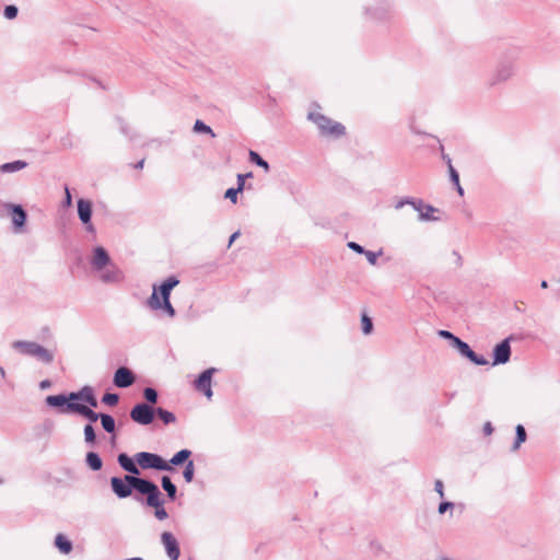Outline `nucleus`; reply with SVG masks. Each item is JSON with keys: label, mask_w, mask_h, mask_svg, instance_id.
<instances>
[{"label": "nucleus", "mask_w": 560, "mask_h": 560, "mask_svg": "<svg viewBox=\"0 0 560 560\" xmlns=\"http://www.w3.org/2000/svg\"><path fill=\"white\" fill-rule=\"evenodd\" d=\"M307 118L317 126L322 137L338 139L346 132L343 125L331 120L318 112H310Z\"/></svg>", "instance_id": "obj_1"}, {"label": "nucleus", "mask_w": 560, "mask_h": 560, "mask_svg": "<svg viewBox=\"0 0 560 560\" xmlns=\"http://www.w3.org/2000/svg\"><path fill=\"white\" fill-rule=\"evenodd\" d=\"M12 348L22 354L34 357L43 363L49 364L54 361L52 352L34 341L18 340L12 343Z\"/></svg>", "instance_id": "obj_2"}, {"label": "nucleus", "mask_w": 560, "mask_h": 560, "mask_svg": "<svg viewBox=\"0 0 560 560\" xmlns=\"http://www.w3.org/2000/svg\"><path fill=\"white\" fill-rule=\"evenodd\" d=\"M135 458L142 469H156L163 471H171L173 469L167 462L154 453L140 452L136 454Z\"/></svg>", "instance_id": "obj_3"}, {"label": "nucleus", "mask_w": 560, "mask_h": 560, "mask_svg": "<svg viewBox=\"0 0 560 560\" xmlns=\"http://www.w3.org/2000/svg\"><path fill=\"white\" fill-rule=\"evenodd\" d=\"M136 480H142V478L131 475H126L124 478L112 477V490L119 499H125L132 493V489L138 491L137 482H135Z\"/></svg>", "instance_id": "obj_4"}, {"label": "nucleus", "mask_w": 560, "mask_h": 560, "mask_svg": "<svg viewBox=\"0 0 560 560\" xmlns=\"http://www.w3.org/2000/svg\"><path fill=\"white\" fill-rule=\"evenodd\" d=\"M104 284L119 285L125 281V272L112 260L108 266L94 271Z\"/></svg>", "instance_id": "obj_5"}, {"label": "nucleus", "mask_w": 560, "mask_h": 560, "mask_svg": "<svg viewBox=\"0 0 560 560\" xmlns=\"http://www.w3.org/2000/svg\"><path fill=\"white\" fill-rule=\"evenodd\" d=\"M138 486V492L147 495V504L151 508H160L163 505L161 500V492L155 483L150 480L142 479L136 480Z\"/></svg>", "instance_id": "obj_6"}, {"label": "nucleus", "mask_w": 560, "mask_h": 560, "mask_svg": "<svg viewBox=\"0 0 560 560\" xmlns=\"http://www.w3.org/2000/svg\"><path fill=\"white\" fill-rule=\"evenodd\" d=\"M515 73V63L512 59H502L499 61L494 72L489 79V85L494 86L499 83L510 80Z\"/></svg>", "instance_id": "obj_7"}, {"label": "nucleus", "mask_w": 560, "mask_h": 560, "mask_svg": "<svg viewBox=\"0 0 560 560\" xmlns=\"http://www.w3.org/2000/svg\"><path fill=\"white\" fill-rule=\"evenodd\" d=\"M154 416L155 408L144 402L137 404L130 411L131 420L141 425L151 424Z\"/></svg>", "instance_id": "obj_8"}, {"label": "nucleus", "mask_w": 560, "mask_h": 560, "mask_svg": "<svg viewBox=\"0 0 560 560\" xmlns=\"http://www.w3.org/2000/svg\"><path fill=\"white\" fill-rule=\"evenodd\" d=\"M215 372H217L215 368H209V369L205 370L198 376V378L195 381V388L198 392L203 393V395L208 399H211V397L213 396V392H212V387H211V381H212V376H213V374Z\"/></svg>", "instance_id": "obj_9"}, {"label": "nucleus", "mask_w": 560, "mask_h": 560, "mask_svg": "<svg viewBox=\"0 0 560 560\" xmlns=\"http://www.w3.org/2000/svg\"><path fill=\"white\" fill-rule=\"evenodd\" d=\"M4 208L11 215L13 229L15 232H21L25 225L27 214L21 205L5 203Z\"/></svg>", "instance_id": "obj_10"}, {"label": "nucleus", "mask_w": 560, "mask_h": 560, "mask_svg": "<svg viewBox=\"0 0 560 560\" xmlns=\"http://www.w3.org/2000/svg\"><path fill=\"white\" fill-rule=\"evenodd\" d=\"M453 348L456 349L460 353V355L467 358L469 361L477 365H487L489 363L485 357L478 355L470 349L467 342L463 341L459 338L457 339V341H455Z\"/></svg>", "instance_id": "obj_11"}, {"label": "nucleus", "mask_w": 560, "mask_h": 560, "mask_svg": "<svg viewBox=\"0 0 560 560\" xmlns=\"http://www.w3.org/2000/svg\"><path fill=\"white\" fill-rule=\"evenodd\" d=\"M161 542L170 560H178L180 556L179 545L176 537L170 532L161 534Z\"/></svg>", "instance_id": "obj_12"}, {"label": "nucleus", "mask_w": 560, "mask_h": 560, "mask_svg": "<svg viewBox=\"0 0 560 560\" xmlns=\"http://www.w3.org/2000/svg\"><path fill=\"white\" fill-rule=\"evenodd\" d=\"M110 261H112V258L104 247L96 246L92 249V254L90 257V265H91L93 272L96 270H101L103 267L108 266V264Z\"/></svg>", "instance_id": "obj_13"}, {"label": "nucleus", "mask_w": 560, "mask_h": 560, "mask_svg": "<svg viewBox=\"0 0 560 560\" xmlns=\"http://www.w3.org/2000/svg\"><path fill=\"white\" fill-rule=\"evenodd\" d=\"M511 346L510 339L506 338L493 348L492 365L505 364L510 361Z\"/></svg>", "instance_id": "obj_14"}, {"label": "nucleus", "mask_w": 560, "mask_h": 560, "mask_svg": "<svg viewBox=\"0 0 560 560\" xmlns=\"http://www.w3.org/2000/svg\"><path fill=\"white\" fill-rule=\"evenodd\" d=\"M78 214L83 224L86 225V230L91 233L95 232L93 224L91 223L92 217V203L86 199L78 200Z\"/></svg>", "instance_id": "obj_15"}, {"label": "nucleus", "mask_w": 560, "mask_h": 560, "mask_svg": "<svg viewBox=\"0 0 560 560\" xmlns=\"http://www.w3.org/2000/svg\"><path fill=\"white\" fill-rule=\"evenodd\" d=\"M67 410L69 412L78 413L84 418H86L90 422H95L101 418L102 413L95 412L92 408L86 405L79 402H68Z\"/></svg>", "instance_id": "obj_16"}, {"label": "nucleus", "mask_w": 560, "mask_h": 560, "mask_svg": "<svg viewBox=\"0 0 560 560\" xmlns=\"http://www.w3.org/2000/svg\"><path fill=\"white\" fill-rule=\"evenodd\" d=\"M148 305L152 310H163L170 317H174L176 314L170 301L161 302V299L158 295L156 285H153V292L148 300Z\"/></svg>", "instance_id": "obj_17"}, {"label": "nucleus", "mask_w": 560, "mask_h": 560, "mask_svg": "<svg viewBox=\"0 0 560 560\" xmlns=\"http://www.w3.org/2000/svg\"><path fill=\"white\" fill-rule=\"evenodd\" d=\"M135 383L133 373L125 366L116 370L114 375V384L120 388H127Z\"/></svg>", "instance_id": "obj_18"}, {"label": "nucleus", "mask_w": 560, "mask_h": 560, "mask_svg": "<svg viewBox=\"0 0 560 560\" xmlns=\"http://www.w3.org/2000/svg\"><path fill=\"white\" fill-rule=\"evenodd\" d=\"M413 209L419 213L420 221H436L438 218L433 215L436 209L433 206L425 205L421 199H418Z\"/></svg>", "instance_id": "obj_19"}, {"label": "nucleus", "mask_w": 560, "mask_h": 560, "mask_svg": "<svg viewBox=\"0 0 560 560\" xmlns=\"http://www.w3.org/2000/svg\"><path fill=\"white\" fill-rule=\"evenodd\" d=\"M179 283V280L172 276V277H168L159 288L156 287V290H158V295L160 294L161 295V302H165V301H170V296H171V291Z\"/></svg>", "instance_id": "obj_20"}, {"label": "nucleus", "mask_w": 560, "mask_h": 560, "mask_svg": "<svg viewBox=\"0 0 560 560\" xmlns=\"http://www.w3.org/2000/svg\"><path fill=\"white\" fill-rule=\"evenodd\" d=\"M118 463L121 466V468L125 469L126 471H128L129 474H132V475L140 474L137 464L127 454H125V453L119 454Z\"/></svg>", "instance_id": "obj_21"}, {"label": "nucleus", "mask_w": 560, "mask_h": 560, "mask_svg": "<svg viewBox=\"0 0 560 560\" xmlns=\"http://www.w3.org/2000/svg\"><path fill=\"white\" fill-rule=\"evenodd\" d=\"M55 546L63 555L70 553L73 548L72 542L62 534H58L55 537Z\"/></svg>", "instance_id": "obj_22"}, {"label": "nucleus", "mask_w": 560, "mask_h": 560, "mask_svg": "<svg viewBox=\"0 0 560 560\" xmlns=\"http://www.w3.org/2000/svg\"><path fill=\"white\" fill-rule=\"evenodd\" d=\"M26 166L27 163L25 161L16 160L0 165V173H15L24 170Z\"/></svg>", "instance_id": "obj_23"}, {"label": "nucleus", "mask_w": 560, "mask_h": 560, "mask_svg": "<svg viewBox=\"0 0 560 560\" xmlns=\"http://www.w3.org/2000/svg\"><path fill=\"white\" fill-rule=\"evenodd\" d=\"M68 400L69 398H67L66 395H50V396H47L45 401L48 406L50 407H65V410L63 411H67V404H68Z\"/></svg>", "instance_id": "obj_24"}, {"label": "nucleus", "mask_w": 560, "mask_h": 560, "mask_svg": "<svg viewBox=\"0 0 560 560\" xmlns=\"http://www.w3.org/2000/svg\"><path fill=\"white\" fill-rule=\"evenodd\" d=\"M191 451L184 448L177 452L173 455V457L170 459L168 464L172 466H178L180 464H184L187 462V459L190 457Z\"/></svg>", "instance_id": "obj_25"}, {"label": "nucleus", "mask_w": 560, "mask_h": 560, "mask_svg": "<svg viewBox=\"0 0 560 560\" xmlns=\"http://www.w3.org/2000/svg\"><path fill=\"white\" fill-rule=\"evenodd\" d=\"M86 465L94 471L100 470L103 466L102 458L97 453L89 452L85 457Z\"/></svg>", "instance_id": "obj_26"}, {"label": "nucleus", "mask_w": 560, "mask_h": 560, "mask_svg": "<svg viewBox=\"0 0 560 560\" xmlns=\"http://www.w3.org/2000/svg\"><path fill=\"white\" fill-rule=\"evenodd\" d=\"M155 415L162 420L164 424H171L176 421V417L173 412L161 407L155 408Z\"/></svg>", "instance_id": "obj_27"}, {"label": "nucleus", "mask_w": 560, "mask_h": 560, "mask_svg": "<svg viewBox=\"0 0 560 560\" xmlns=\"http://www.w3.org/2000/svg\"><path fill=\"white\" fill-rule=\"evenodd\" d=\"M516 438L512 446V451H517L522 443L526 441L527 434L525 428L522 424H517L515 428Z\"/></svg>", "instance_id": "obj_28"}, {"label": "nucleus", "mask_w": 560, "mask_h": 560, "mask_svg": "<svg viewBox=\"0 0 560 560\" xmlns=\"http://www.w3.org/2000/svg\"><path fill=\"white\" fill-rule=\"evenodd\" d=\"M162 488L165 490L170 499H175L176 497V486L172 482L171 478L167 476L162 477Z\"/></svg>", "instance_id": "obj_29"}, {"label": "nucleus", "mask_w": 560, "mask_h": 560, "mask_svg": "<svg viewBox=\"0 0 560 560\" xmlns=\"http://www.w3.org/2000/svg\"><path fill=\"white\" fill-rule=\"evenodd\" d=\"M100 420L106 432L113 433L115 431V420L110 415L102 413Z\"/></svg>", "instance_id": "obj_30"}, {"label": "nucleus", "mask_w": 560, "mask_h": 560, "mask_svg": "<svg viewBox=\"0 0 560 560\" xmlns=\"http://www.w3.org/2000/svg\"><path fill=\"white\" fill-rule=\"evenodd\" d=\"M249 161L258 165L259 167H262L265 172L269 171V164L267 161H265L257 152L249 151Z\"/></svg>", "instance_id": "obj_31"}, {"label": "nucleus", "mask_w": 560, "mask_h": 560, "mask_svg": "<svg viewBox=\"0 0 560 560\" xmlns=\"http://www.w3.org/2000/svg\"><path fill=\"white\" fill-rule=\"evenodd\" d=\"M84 441L88 445H94L96 441V435L94 428L91 423L84 427Z\"/></svg>", "instance_id": "obj_32"}, {"label": "nucleus", "mask_w": 560, "mask_h": 560, "mask_svg": "<svg viewBox=\"0 0 560 560\" xmlns=\"http://www.w3.org/2000/svg\"><path fill=\"white\" fill-rule=\"evenodd\" d=\"M195 475V464L192 460H188L185 465L183 477L186 482H191Z\"/></svg>", "instance_id": "obj_33"}, {"label": "nucleus", "mask_w": 560, "mask_h": 560, "mask_svg": "<svg viewBox=\"0 0 560 560\" xmlns=\"http://www.w3.org/2000/svg\"><path fill=\"white\" fill-rule=\"evenodd\" d=\"M371 14H372V19L376 20V21H386L388 20V12L386 11L385 8L383 7H377V8H374L372 11H371Z\"/></svg>", "instance_id": "obj_34"}, {"label": "nucleus", "mask_w": 560, "mask_h": 560, "mask_svg": "<svg viewBox=\"0 0 560 560\" xmlns=\"http://www.w3.org/2000/svg\"><path fill=\"white\" fill-rule=\"evenodd\" d=\"M194 130L196 132H202V133H208L210 135L211 137H215V133L213 132V130L211 129L210 126L206 125L203 121L201 120H196L195 125H194Z\"/></svg>", "instance_id": "obj_35"}, {"label": "nucleus", "mask_w": 560, "mask_h": 560, "mask_svg": "<svg viewBox=\"0 0 560 560\" xmlns=\"http://www.w3.org/2000/svg\"><path fill=\"white\" fill-rule=\"evenodd\" d=\"M242 190H243V184L238 183V186L236 188H229L225 191L224 197L226 199H230L233 203H236V201H237V194L241 192Z\"/></svg>", "instance_id": "obj_36"}, {"label": "nucleus", "mask_w": 560, "mask_h": 560, "mask_svg": "<svg viewBox=\"0 0 560 560\" xmlns=\"http://www.w3.org/2000/svg\"><path fill=\"white\" fill-rule=\"evenodd\" d=\"M361 327L364 335H370L373 330L372 319L366 314L361 317Z\"/></svg>", "instance_id": "obj_37"}, {"label": "nucleus", "mask_w": 560, "mask_h": 560, "mask_svg": "<svg viewBox=\"0 0 560 560\" xmlns=\"http://www.w3.org/2000/svg\"><path fill=\"white\" fill-rule=\"evenodd\" d=\"M143 396L150 404H155L158 401V392L152 387H145L143 390Z\"/></svg>", "instance_id": "obj_38"}, {"label": "nucleus", "mask_w": 560, "mask_h": 560, "mask_svg": "<svg viewBox=\"0 0 560 560\" xmlns=\"http://www.w3.org/2000/svg\"><path fill=\"white\" fill-rule=\"evenodd\" d=\"M383 254V250H378V252H372V250H366L365 249V253H363V255L365 256L366 260L372 265V266H375L377 264V258Z\"/></svg>", "instance_id": "obj_39"}, {"label": "nucleus", "mask_w": 560, "mask_h": 560, "mask_svg": "<svg viewBox=\"0 0 560 560\" xmlns=\"http://www.w3.org/2000/svg\"><path fill=\"white\" fill-rule=\"evenodd\" d=\"M119 396L117 394L107 393L103 396L102 401L108 406L117 405Z\"/></svg>", "instance_id": "obj_40"}, {"label": "nucleus", "mask_w": 560, "mask_h": 560, "mask_svg": "<svg viewBox=\"0 0 560 560\" xmlns=\"http://www.w3.org/2000/svg\"><path fill=\"white\" fill-rule=\"evenodd\" d=\"M418 199L416 198H410V197H407V198H404V199H400L399 201L396 202L395 205V209L396 210H399L401 209L404 206L406 205H409L411 206L412 208L415 207L416 202H417Z\"/></svg>", "instance_id": "obj_41"}, {"label": "nucleus", "mask_w": 560, "mask_h": 560, "mask_svg": "<svg viewBox=\"0 0 560 560\" xmlns=\"http://www.w3.org/2000/svg\"><path fill=\"white\" fill-rule=\"evenodd\" d=\"M18 8L15 5H7L4 8V16L8 19V20H12V19H15L16 15H18Z\"/></svg>", "instance_id": "obj_42"}, {"label": "nucleus", "mask_w": 560, "mask_h": 560, "mask_svg": "<svg viewBox=\"0 0 560 560\" xmlns=\"http://www.w3.org/2000/svg\"><path fill=\"white\" fill-rule=\"evenodd\" d=\"M439 336L444 338V339L450 340L452 347L455 343V341H457V339H458L457 336H455L454 334H452L448 330H439Z\"/></svg>", "instance_id": "obj_43"}, {"label": "nucleus", "mask_w": 560, "mask_h": 560, "mask_svg": "<svg viewBox=\"0 0 560 560\" xmlns=\"http://www.w3.org/2000/svg\"><path fill=\"white\" fill-rule=\"evenodd\" d=\"M451 260L455 267H462L463 265V258L457 250H453L451 254Z\"/></svg>", "instance_id": "obj_44"}, {"label": "nucleus", "mask_w": 560, "mask_h": 560, "mask_svg": "<svg viewBox=\"0 0 560 560\" xmlns=\"http://www.w3.org/2000/svg\"><path fill=\"white\" fill-rule=\"evenodd\" d=\"M455 506V504L453 502H441L439 508H438V512L439 514H444L445 512H447L448 510H453Z\"/></svg>", "instance_id": "obj_45"}, {"label": "nucleus", "mask_w": 560, "mask_h": 560, "mask_svg": "<svg viewBox=\"0 0 560 560\" xmlns=\"http://www.w3.org/2000/svg\"><path fill=\"white\" fill-rule=\"evenodd\" d=\"M81 400L85 401L88 397L92 396L94 394L93 388L90 386H84L80 390Z\"/></svg>", "instance_id": "obj_46"}, {"label": "nucleus", "mask_w": 560, "mask_h": 560, "mask_svg": "<svg viewBox=\"0 0 560 560\" xmlns=\"http://www.w3.org/2000/svg\"><path fill=\"white\" fill-rule=\"evenodd\" d=\"M434 490L440 498H444V483L442 480L436 479L434 482Z\"/></svg>", "instance_id": "obj_47"}, {"label": "nucleus", "mask_w": 560, "mask_h": 560, "mask_svg": "<svg viewBox=\"0 0 560 560\" xmlns=\"http://www.w3.org/2000/svg\"><path fill=\"white\" fill-rule=\"evenodd\" d=\"M154 509H155L154 515L158 520L162 521V520L167 518L168 514L162 505L160 508H154Z\"/></svg>", "instance_id": "obj_48"}, {"label": "nucleus", "mask_w": 560, "mask_h": 560, "mask_svg": "<svg viewBox=\"0 0 560 560\" xmlns=\"http://www.w3.org/2000/svg\"><path fill=\"white\" fill-rule=\"evenodd\" d=\"M347 246L352 249L353 252L358 253V254H363L365 253V249L358 243L355 242H349L347 244Z\"/></svg>", "instance_id": "obj_49"}, {"label": "nucleus", "mask_w": 560, "mask_h": 560, "mask_svg": "<svg viewBox=\"0 0 560 560\" xmlns=\"http://www.w3.org/2000/svg\"><path fill=\"white\" fill-rule=\"evenodd\" d=\"M450 175H451V180L455 184V185H458L459 183V175L458 173L456 172V170L450 164Z\"/></svg>", "instance_id": "obj_50"}, {"label": "nucleus", "mask_w": 560, "mask_h": 560, "mask_svg": "<svg viewBox=\"0 0 560 560\" xmlns=\"http://www.w3.org/2000/svg\"><path fill=\"white\" fill-rule=\"evenodd\" d=\"M67 398H69L68 402H77L81 400L80 392L70 393Z\"/></svg>", "instance_id": "obj_51"}, {"label": "nucleus", "mask_w": 560, "mask_h": 560, "mask_svg": "<svg viewBox=\"0 0 560 560\" xmlns=\"http://www.w3.org/2000/svg\"><path fill=\"white\" fill-rule=\"evenodd\" d=\"M85 402L89 405L90 408H96L98 406L97 399L94 394L88 397V399H85Z\"/></svg>", "instance_id": "obj_52"}, {"label": "nucleus", "mask_w": 560, "mask_h": 560, "mask_svg": "<svg viewBox=\"0 0 560 560\" xmlns=\"http://www.w3.org/2000/svg\"><path fill=\"white\" fill-rule=\"evenodd\" d=\"M492 432H493V427H492L491 422H489V421L486 422L483 424V433H485V435H491Z\"/></svg>", "instance_id": "obj_53"}, {"label": "nucleus", "mask_w": 560, "mask_h": 560, "mask_svg": "<svg viewBox=\"0 0 560 560\" xmlns=\"http://www.w3.org/2000/svg\"><path fill=\"white\" fill-rule=\"evenodd\" d=\"M249 176H252V174H250V173H248V174H246V175L238 174V175H237V184H238V183H242V184L244 185V183H245V177H249Z\"/></svg>", "instance_id": "obj_54"}, {"label": "nucleus", "mask_w": 560, "mask_h": 560, "mask_svg": "<svg viewBox=\"0 0 560 560\" xmlns=\"http://www.w3.org/2000/svg\"><path fill=\"white\" fill-rule=\"evenodd\" d=\"M65 201H66L67 206H70L71 201H72L71 194L67 187H66V200Z\"/></svg>", "instance_id": "obj_55"}, {"label": "nucleus", "mask_w": 560, "mask_h": 560, "mask_svg": "<svg viewBox=\"0 0 560 560\" xmlns=\"http://www.w3.org/2000/svg\"><path fill=\"white\" fill-rule=\"evenodd\" d=\"M240 236V232H234L231 236H230V241H229V246L232 245V243Z\"/></svg>", "instance_id": "obj_56"}, {"label": "nucleus", "mask_w": 560, "mask_h": 560, "mask_svg": "<svg viewBox=\"0 0 560 560\" xmlns=\"http://www.w3.org/2000/svg\"><path fill=\"white\" fill-rule=\"evenodd\" d=\"M39 387L42 389H46V388L50 387V382L48 380L42 381L39 384Z\"/></svg>", "instance_id": "obj_57"}, {"label": "nucleus", "mask_w": 560, "mask_h": 560, "mask_svg": "<svg viewBox=\"0 0 560 560\" xmlns=\"http://www.w3.org/2000/svg\"><path fill=\"white\" fill-rule=\"evenodd\" d=\"M456 189H457V191H458V194H459L460 196H463V195H464V189H463V187L460 186V184H459V183H458V185H456Z\"/></svg>", "instance_id": "obj_58"}, {"label": "nucleus", "mask_w": 560, "mask_h": 560, "mask_svg": "<svg viewBox=\"0 0 560 560\" xmlns=\"http://www.w3.org/2000/svg\"><path fill=\"white\" fill-rule=\"evenodd\" d=\"M143 164H144V161H143V160L139 161V162L136 164V168H142V167H143Z\"/></svg>", "instance_id": "obj_59"}, {"label": "nucleus", "mask_w": 560, "mask_h": 560, "mask_svg": "<svg viewBox=\"0 0 560 560\" xmlns=\"http://www.w3.org/2000/svg\"><path fill=\"white\" fill-rule=\"evenodd\" d=\"M0 374H1V376H2V377H4V376H5V372H4V370H3V368H2V366H0Z\"/></svg>", "instance_id": "obj_60"}, {"label": "nucleus", "mask_w": 560, "mask_h": 560, "mask_svg": "<svg viewBox=\"0 0 560 560\" xmlns=\"http://www.w3.org/2000/svg\"><path fill=\"white\" fill-rule=\"evenodd\" d=\"M125 560H143V559L140 558V557H135V558H128V559H125Z\"/></svg>", "instance_id": "obj_61"}, {"label": "nucleus", "mask_w": 560, "mask_h": 560, "mask_svg": "<svg viewBox=\"0 0 560 560\" xmlns=\"http://www.w3.org/2000/svg\"><path fill=\"white\" fill-rule=\"evenodd\" d=\"M541 287H542V288H547V282H546V281H542V282H541Z\"/></svg>", "instance_id": "obj_62"}, {"label": "nucleus", "mask_w": 560, "mask_h": 560, "mask_svg": "<svg viewBox=\"0 0 560 560\" xmlns=\"http://www.w3.org/2000/svg\"><path fill=\"white\" fill-rule=\"evenodd\" d=\"M439 560H451V559L444 557V558H441Z\"/></svg>", "instance_id": "obj_63"}]
</instances>
